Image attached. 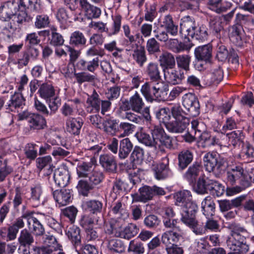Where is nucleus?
<instances>
[{
	"mask_svg": "<svg viewBox=\"0 0 254 254\" xmlns=\"http://www.w3.org/2000/svg\"><path fill=\"white\" fill-rule=\"evenodd\" d=\"M107 249L112 253L122 254L125 252L126 246L124 243L118 239L108 240Z\"/></svg>",
	"mask_w": 254,
	"mask_h": 254,
	"instance_id": "473e14b6",
	"label": "nucleus"
},
{
	"mask_svg": "<svg viewBox=\"0 0 254 254\" xmlns=\"http://www.w3.org/2000/svg\"><path fill=\"white\" fill-rule=\"evenodd\" d=\"M210 76V80L207 82L206 84L208 85H211V84L217 85L223 78V71L220 67H218L212 70Z\"/></svg>",
	"mask_w": 254,
	"mask_h": 254,
	"instance_id": "603ef678",
	"label": "nucleus"
},
{
	"mask_svg": "<svg viewBox=\"0 0 254 254\" xmlns=\"http://www.w3.org/2000/svg\"><path fill=\"white\" fill-rule=\"evenodd\" d=\"M194 56L198 61L210 62L212 56V47L210 44L198 46L195 49Z\"/></svg>",
	"mask_w": 254,
	"mask_h": 254,
	"instance_id": "f3484780",
	"label": "nucleus"
},
{
	"mask_svg": "<svg viewBox=\"0 0 254 254\" xmlns=\"http://www.w3.org/2000/svg\"><path fill=\"white\" fill-rule=\"evenodd\" d=\"M83 124L82 120L80 118H68L66 120V130L71 134L78 135Z\"/></svg>",
	"mask_w": 254,
	"mask_h": 254,
	"instance_id": "393cba45",
	"label": "nucleus"
},
{
	"mask_svg": "<svg viewBox=\"0 0 254 254\" xmlns=\"http://www.w3.org/2000/svg\"><path fill=\"white\" fill-rule=\"evenodd\" d=\"M215 203L213 198L210 196H206L201 202V211L206 218L214 215L215 212Z\"/></svg>",
	"mask_w": 254,
	"mask_h": 254,
	"instance_id": "c756f323",
	"label": "nucleus"
},
{
	"mask_svg": "<svg viewBox=\"0 0 254 254\" xmlns=\"http://www.w3.org/2000/svg\"><path fill=\"white\" fill-rule=\"evenodd\" d=\"M18 117L21 120H27L29 129L31 131L44 129L47 127L46 119L39 114H28L24 112L19 114Z\"/></svg>",
	"mask_w": 254,
	"mask_h": 254,
	"instance_id": "423d86ee",
	"label": "nucleus"
},
{
	"mask_svg": "<svg viewBox=\"0 0 254 254\" xmlns=\"http://www.w3.org/2000/svg\"><path fill=\"white\" fill-rule=\"evenodd\" d=\"M226 137L228 139L229 145H233L235 147L240 145L242 141L243 132L242 130H236L227 133Z\"/></svg>",
	"mask_w": 254,
	"mask_h": 254,
	"instance_id": "49530a36",
	"label": "nucleus"
},
{
	"mask_svg": "<svg viewBox=\"0 0 254 254\" xmlns=\"http://www.w3.org/2000/svg\"><path fill=\"white\" fill-rule=\"evenodd\" d=\"M86 39L83 34L76 31L71 33L70 37L69 44L75 47L83 46L85 45Z\"/></svg>",
	"mask_w": 254,
	"mask_h": 254,
	"instance_id": "a18cd8bd",
	"label": "nucleus"
},
{
	"mask_svg": "<svg viewBox=\"0 0 254 254\" xmlns=\"http://www.w3.org/2000/svg\"><path fill=\"white\" fill-rule=\"evenodd\" d=\"M196 203H189L183 208L181 221L189 227L196 235L205 234V227L203 224H200L196 218L197 210Z\"/></svg>",
	"mask_w": 254,
	"mask_h": 254,
	"instance_id": "7ed1b4c3",
	"label": "nucleus"
},
{
	"mask_svg": "<svg viewBox=\"0 0 254 254\" xmlns=\"http://www.w3.org/2000/svg\"><path fill=\"white\" fill-rule=\"evenodd\" d=\"M146 49L149 55H154L160 52V45L155 38H151L146 42Z\"/></svg>",
	"mask_w": 254,
	"mask_h": 254,
	"instance_id": "4d7b16f0",
	"label": "nucleus"
},
{
	"mask_svg": "<svg viewBox=\"0 0 254 254\" xmlns=\"http://www.w3.org/2000/svg\"><path fill=\"white\" fill-rule=\"evenodd\" d=\"M112 211L115 214H120V219L125 220L128 217V213L123 207L121 201H118L113 204Z\"/></svg>",
	"mask_w": 254,
	"mask_h": 254,
	"instance_id": "338daca9",
	"label": "nucleus"
},
{
	"mask_svg": "<svg viewBox=\"0 0 254 254\" xmlns=\"http://www.w3.org/2000/svg\"><path fill=\"white\" fill-rule=\"evenodd\" d=\"M92 164L91 162H81L78 163L76 172L79 178H87L92 170Z\"/></svg>",
	"mask_w": 254,
	"mask_h": 254,
	"instance_id": "37998d69",
	"label": "nucleus"
},
{
	"mask_svg": "<svg viewBox=\"0 0 254 254\" xmlns=\"http://www.w3.org/2000/svg\"><path fill=\"white\" fill-rule=\"evenodd\" d=\"M150 132L161 144L169 149L173 148L172 138L167 135L162 127L159 126H153L149 127Z\"/></svg>",
	"mask_w": 254,
	"mask_h": 254,
	"instance_id": "1a4fd4ad",
	"label": "nucleus"
},
{
	"mask_svg": "<svg viewBox=\"0 0 254 254\" xmlns=\"http://www.w3.org/2000/svg\"><path fill=\"white\" fill-rule=\"evenodd\" d=\"M131 110L137 113H141L145 104L139 94L136 91L134 95L129 98Z\"/></svg>",
	"mask_w": 254,
	"mask_h": 254,
	"instance_id": "e433bc0d",
	"label": "nucleus"
},
{
	"mask_svg": "<svg viewBox=\"0 0 254 254\" xmlns=\"http://www.w3.org/2000/svg\"><path fill=\"white\" fill-rule=\"evenodd\" d=\"M166 47L175 53H180L184 51H189L193 44L179 42L177 39H169L165 43Z\"/></svg>",
	"mask_w": 254,
	"mask_h": 254,
	"instance_id": "a211bd4d",
	"label": "nucleus"
},
{
	"mask_svg": "<svg viewBox=\"0 0 254 254\" xmlns=\"http://www.w3.org/2000/svg\"><path fill=\"white\" fill-rule=\"evenodd\" d=\"M186 121L175 119L167 123L166 127L171 132L182 133L186 129L188 126V124Z\"/></svg>",
	"mask_w": 254,
	"mask_h": 254,
	"instance_id": "c85d7f7f",
	"label": "nucleus"
},
{
	"mask_svg": "<svg viewBox=\"0 0 254 254\" xmlns=\"http://www.w3.org/2000/svg\"><path fill=\"white\" fill-rule=\"evenodd\" d=\"M99 58L98 57L93 58H87L86 60L80 59L76 64L74 70L76 69L80 70H87L94 72L99 67Z\"/></svg>",
	"mask_w": 254,
	"mask_h": 254,
	"instance_id": "ddd939ff",
	"label": "nucleus"
},
{
	"mask_svg": "<svg viewBox=\"0 0 254 254\" xmlns=\"http://www.w3.org/2000/svg\"><path fill=\"white\" fill-rule=\"evenodd\" d=\"M42 194V189L40 184H35L31 187V199L36 201L37 205L40 204Z\"/></svg>",
	"mask_w": 254,
	"mask_h": 254,
	"instance_id": "0e129e2a",
	"label": "nucleus"
},
{
	"mask_svg": "<svg viewBox=\"0 0 254 254\" xmlns=\"http://www.w3.org/2000/svg\"><path fill=\"white\" fill-rule=\"evenodd\" d=\"M53 195L56 201L62 206L67 205L72 199V191L68 189L55 190Z\"/></svg>",
	"mask_w": 254,
	"mask_h": 254,
	"instance_id": "aec40b11",
	"label": "nucleus"
},
{
	"mask_svg": "<svg viewBox=\"0 0 254 254\" xmlns=\"http://www.w3.org/2000/svg\"><path fill=\"white\" fill-rule=\"evenodd\" d=\"M177 65L178 68L185 71L190 70V65L191 62V57L189 55H178L176 57Z\"/></svg>",
	"mask_w": 254,
	"mask_h": 254,
	"instance_id": "c03bdc74",
	"label": "nucleus"
},
{
	"mask_svg": "<svg viewBox=\"0 0 254 254\" xmlns=\"http://www.w3.org/2000/svg\"><path fill=\"white\" fill-rule=\"evenodd\" d=\"M77 188L79 192L84 196H87L90 190H93L94 187L90 182L81 180L78 181Z\"/></svg>",
	"mask_w": 254,
	"mask_h": 254,
	"instance_id": "774afa93",
	"label": "nucleus"
},
{
	"mask_svg": "<svg viewBox=\"0 0 254 254\" xmlns=\"http://www.w3.org/2000/svg\"><path fill=\"white\" fill-rule=\"evenodd\" d=\"M96 223L99 224V219L94 218V214H86L82 216L80 220V225L83 228L87 229Z\"/></svg>",
	"mask_w": 254,
	"mask_h": 254,
	"instance_id": "bf43d9fd",
	"label": "nucleus"
},
{
	"mask_svg": "<svg viewBox=\"0 0 254 254\" xmlns=\"http://www.w3.org/2000/svg\"><path fill=\"white\" fill-rule=\"evenodd\" d=\"M135 136L139 142L146 146L152 147L155 149L159 148L160 146L159 143H157V140L154 136L152 135L150 136V134L144 131L137 132Z\"/></svg>",
	"mask_w": 254,
	"mask_h": 254,
	"instance_id": "412c9836",
	"label": "nucleus"
},
{
	"mask_svg": "<svg viewBox=\"0 0 254 254\" xmlns=\"http://www.w3.org/2000/svg\"><path fill=\"white\" fill-rule=\"evenodd\" d=\"M88 177H89V182L94 188L102 182L104 179V174L101 171L92 170Z\"/></svg>",
	"mask_w": 254,
	"mask_h": 254,
	"instance_id": "e2e57ef3",
	"label": "nucleus"
},
{
	"mask_svg": "<svg viewBox=\"0 0 254 254\" xmlns=\"http://www.w3.org/2000/svg\"><path fill=\"white\" fill-rule=\"evenodd\" d=\"M138 230L139 229L135 224L130 223L126 227L122 233H120L121 236L119 237L129 240L134 237L138 233Z\"/></svg>",
	"mask_w": 254,
	"mask_h": 254,
	"instance_id": "6e6d98bb",
	"label": "nucleus"
},
{
	"mask_svg": "<svg viewBox=\"0 0 254 254\" xmlns=\"http://www.w3.org/2000/svg\"><path fill=\"white\" fill-rule=\"evenodd\" d=\"M133 148V144L128 138H125L120 142L119 157L125 159L127 157Z\"/></svg>",
	"mask_w": 254,
	"mask_h": 254,
	"instance_id": "72a5a7b5",
	"label": "nucleus"
},
{
	"mask_svg": "<svg viewBox=\"0 0 254 254\" xmlns=\"http://www.w3.org/2000/svg\"><path fill=\"white\" fill-rule=\"evenodd\" d=\"M244 30L241 25L234 24L229 29V38L231 41L236 46H241L243 44L242 38Z\"/></svg>",
	"mask_w": 254,
	"mask_h": 254,
	"instance_id": "4be33fe9",
	"label": "nucleus"
},
{
	"mask_svg": "<svg viewBox=\"0 0 254 254\" xmlns=\"http://www.w3.org/2000/svg\"><path fill=\"white\" fill-rule=\"evenodd\" d=\"M18 241L21 246H30L34 243V239L31 233L24 229L20 231Z\"/></svg>",
	"mask_w": 254,
	"mask_h": 254,
	"instance_id": "79ce46f5",
	"label": "nucleus"
},
{
	"mask_svg": "<svg viewBox=\"0 0 254 254\" xmlns=\"http://www.w3.org/2000/svg\"><path fill=\"white\" fill-rule=\"evenodd\" d=\"M226 175L228 182L232 186L235 185L237 181L247 180L243 165L240 163L228 166Z\"/></svg>",
	"mask_w": 254,
	"mask_h": 254,
	"instance_id": "6e6552de",
	"label": "nucleus"
},
{
	"mask_svg": "<svg viewBox=\"0 0 254 254\" xmlns=\"http://www.w3.org/2000/svg\"><path fill=\"white\" fill-rule=\"evenodd\" d=\"M34 212L27 211L23 212V217L27 221L29 229L32 230L36 235H43L45 229L40 221L33 216Z\"/></svg>",
	"mask_w": 254,
	"mask_h": 254,
	"instance_id": "9b49d317",
	"label": "nucleus"
},
{
	"mask_svg": "<svg viewBox=\"0 0 254 254\" xmlns=\"http://www.w3.org/2000/svg\"><path fill=\"white\" fill-rule=\"evenodd\" d=\"M183 105L192 116H197L199 113L200 105L197 97L194 94L188 93L183 97Z\"/></svg>",
	"mask_w": 254,
	"mask_h": 254,
	"instance_id": "9d476101",
	"label": "nucleus"
},
{
	"mask_svg": "<svg viewBox=\"0 0 254 254\" xmlns=\"http://www.w3.org/2000/svg\"><path fill=\"white\" fill-rule=\"evenodd\" d=\"M184 231H166L163 233L161 237V241L163 244L167 247L174 244L184 239Z\"/></svg>",
	"mask_w": 254,
	"mask_h": 254,
	"instance_id": "6ab92c4d",
	"label": "nucleus"
},
{
	"mask_svg": "<svg viewBox=\"0 0 254 254\" xmlns=\"http://www.w3.org/2000/svg\"><path fill=\"white\" fill-rule=\"evenodd\" d=\"M54 179L55 183L60 187L66 186L70 179L68 170L65 168H59L55 171Z\"/></svg>",
	"mask_w": 254,
	"mask_h": 254,
	"instance_id": "5701e85b",
	"label": "nucleus"
},
{
	"mask_svg": "<svg viewBox=\"0 0 254 254\" xmlns=\"http://www.w3.org/2000/svg\"><path fill=\"white\" fill-rule=\"evenodd\" d=\"M208 184V191L212 195L221 196L224 192V187L217 181L210 180Z\"/></svg>",
	"mask_w": 254,
	"mask_h": 254,
	"instance_id": "5fc2aeb1",
	"label": "nucleus"
},
{
	"mask_svg": "<svg viewBox=\"0 0 254 254\" xmlns=\"http://www.w3.org/2000/svg\"><path fill=\"white\" fill-rule=\"evenodd\" d=\"M193 158L192 152L189 150H183L178 155V167L181 170L185 169L192 162Z\"/></svg>",
	"mask_w": 254,
	"mask_h": 254,
	"instance_id": "bb28decb",
	"label": "nucleus"
},
{
	"mask_svg": "<svg viewBox=\"0 0 254 254\" xmlns=\"http://www.w3.org/2000/svg\"><path fill=\"white\" fill-rule=\"evenodd\" d=\"M123 226V221L121 219H111L108 222L106 223L104 230L106 234L113 235L116 237H119L120 235V230Z\"/></svg>",
	"mask_w": 254,
	"mask_h": 254,
	"instance_id": "b1692460",
	"label": "nucleus"
},
{
	"mask_svg": "<svg viewBox=\"0 0 254 254\" xmlns=\"http://www.w3.org/2000/svg\"><path fill=\"white\" fill-rule=\"evenodd\" d=\"M164 78L166 81L173 85L181 84L185 79L184 71L179 68H167L164 69Z\"/></svg>",
	"mask_w": 254,
	"mask_h": 254,
	"instance_id": "f8f14e48",
	"label": "nucleus"
},
{
	"mask_svg": "<svg viewBox=\"0 0 254 254\" xmlns=\"http://www.w3.org/2000/svg\"><path fill=\"white\" fill-rule=\"evenodd\" d=\"M209 26L217 37L220 38V32L223 30L222 21L219 16L210 17Z\"/></svg>",
	"mask_w": 254,
	"mask_h": 254,
	"instance_id": "ea45409f",
	"label": "nucleus"
},
{
	"mask_svg": "<svg viewBox=\"0 0 254 254\" xmlns=\"http://www.w3.org/2000/svg\"><path fill=\"white\" fill-rule=\"evenodd\" d=\"M38 93L42 98L48 101L55 96V90L51 84L43 83L39 86Z\"/></svg>",
	"mask_w": 254,
	"mask_h": 254,
	"instance_id": "f704fd0d",
	"label": "nucleus"
},
{
	"mask_svg": "<svg viewBox=\"0 0 254 254\" xmlns=\"http://www.w3.org/2000/svg\"><path fill=\"white\" fill-rule=\"evenodd\" d=\"M139 194L135 193L132 194L133 201L135 202H146L151 200L154 195H163L165 194L164 190L156 186L149 187L144 186L139 189Z\"/></svg>",
	"mask_w": 254,
	"mask_h": 254,
	"instance_id": "0eeeda50",
	"label": "nucleus"
},
{
	"mask_svg": "<svg viewBox=\"0 0 254 254\" xmlns=\"http://www.w3.org/2000/svg\"><path fill=\"white\" fill-rule=\"evenodd\" d=\"M133 59L140 66H143L147 61L145 51L144 47L139 46L132 54Z\"/></svg>",
	"mask_w": 254,
	"mask_h": 254,
	"instance_id": "09e8293b",
	"label": "nucleus"
},
{
	"mask_svg": "<svg viewBox=\"0 0 254 254\" xmlns=\"http://www.w3.org/2000/svg\"><path fill=\"white\" fill-rule=\"evenodd\" d=\"M175 198L176 200V204L180 205L181 208V215L182 217V212L183 208L186 206V205L189 203H195L190 200L191 194L190 192L188 190H183L178 192L175 195Z\"/></svg>",
	"mask_w": 254,
	"mask_h": 254,
	"instance_id": "7c9ffc66",
	"label": "nucleus"
},
{
	"mask_svg": "<svg viewBox=\"0 0 254 254\" xmlns=\"http://www.w3.org/2000/svg\"><path fill=\"white\" fill-rule=\"evenodd\" d=\"M197 138L204 147H209L219 143V140L215 136H212L208 132L203 131L197 133Z\"/></svg>",
	"mask_w": 254,
	"mask_h": 254,
	"instance_id": "2f4dec72",
	"label": "nucleus"
},
{
	"mask_svg": "<svg viewBox=\"0 0 254 254\" xmlns=\"http://www.w3.org/2000/svg\"><path fill=\"white\" fill-rule=\"evenodd\" d=\"M235 24L245 26H251L254 25V19L252 16L242 13H238L235 17Z\"/></svg>",
	"mask_w": 254,
	"mask_h": 254,
	"instance_id": "8fccbe9b",
	"label": "nucleus"
},
{
	"mask_svg": "<svg viewBox=\"0 0 254 254\" xmlns=\"http://www.w3.org/2000/svg\"><path fill=\"white\" fill-rule=\"evenodd\" d=\"M146 72L151 81L161 82L159 66L157 63H150L146 67Z\"/></svg>",
	"mask_w": 254,
	"mask_h": 254,
	"instance_id": "4c0bfd02",
	"label": "nucleus"
},
{
	"mask_svg": "<svg viewBox=\"0 0 254 254\" xmlns=\"http://www.w3.org/2000/svg\"><path fill=\"white\" fill-rule=\"evenodd\" d=\"M128 251L134 254H143L145 252V248L141 242L133 240L129 242Z\"/></svg>",
	"mask_w": 254,
	"mask_h": 254,
	"instance_id": "052dcab7",
	"label": "nucleus"
},
{
	"mask_svg": "<svg viewBox=\"0 0 254 254\" xmlns=\"http://www.w3.org/2000/svg\"><path fill=\"white\" fill-rule=\"evenodd\" d=\"M160 26L164 28L172 36H176L178 34V26L176 25L170 15H167L160 18Z\"/></svg>",
	"mask_w": 254,
	"mask_h": 254,
	"instance_id": "cd10ccee",
	"label": "nucleus"
},
{
	"mask_svg": "<svg viewBox=\"0 0 254 254\" xmlns=\"http://www.w3.org/2000/svg\"><path fill=\"white\" fill-rule=\"evenodd\" d=\"M175 60L173 54L168 52H163L159 57L160 65L164 67V69L174 67L176 64Z\"/></svg>",
	"mask_w": 254,
	"mask_h": 254,
	"instance_id": "58836bf2",
	"label": "nucleus"
},
{
	"mask_svg": "<svg viewBox=\"0 0 254 254\" xmlns=\"http://www.w3.org/2000/svg\"><path fill=\"white\" fill-rule=\"evenodd\" d=\"M168 88L163 82L147 81L141 87L140 92L146 100L152 102L155 100H164Z\"/></svg>",
	"mask_w": 254,
	"mask_h": 254,
	"instance_id": "20e7f679",
	"label": "nucleus"
},
{
	"mask_svg": "<svg viewBox=\"0 0 254 254\" xmlns=\"http://www.w3.org/2000/svg\"><path fill=\"white\" fill-rule=\"evenodd\" d=\"M74 75L76 82L79 84L84 82H92L96 79L95 75L85 71L76 73L75 70Z\"/></svg>",
	"mask_w": 254,
	"mask_h": 254,
	"instance_id": "864d4df0",
	"label": "nucleus"
},
{
	"mask_svg": "<svg viewBox=\"0 0 254 254\" xmlns=\"http://www.w3.org/2000/svg\"><path fill=\"white\" fill-rule=\"evenodd\" d=\"M25 105V99L21 92H15V93L11 96L10 100L9 101L8 107L9 108L17 109L23 108Z\"/></svg>",
	"mask_w": 254,
	"mask_h": 254,
	"instance_id": "a19ab883",
	"label": "nucleus"
},
{
	"mask_svg": "<svg viewBox=\"0 0 254 254\" xmlns=\"http://www.w3.org/2000/svg\"><path fill=\"white\" fill-rule=\"evenodd\" d=\"M102 125L104 130L108 134H114L118 126V122L117 120L111 118H107L104 120Z\"/></svg>",
	"mask_w": 254,
	"mask_h": 254,
	"instance_id": "3c124183",
	"label": "nucleus"
},
{
	"mask_svg": "<svg viewBox=\"0 0 254 254\" xmlns=\"http://www.w3.org/2000/svg\"><path fill=\"white\" fill-rule=\"evenodd\" d=\"M168 165L169 158L167 157L163 158L161 162L154 169L155 176L157 179H163L168 176L169 173Z\"/></svg>",
	"mask_w": 254,
	"mask_h": 254,
	"instance_id": "a878e982",
	"label": "nucleus"
},
{
	"mask_svg": "<svg viewBox=\"0 0 254 254\" xmlns=\"http://www.w3.org/2000/svg\"><path fill=\"white\" fill-rule=\"evenodd\" d=\"M203 167L200 163L194 162L188 168L184 175V178L190 184L196 182L197 178L202 173Z\"/></svg>",
	"mask_w": 254,
	"mask_h": 254,
	"instance_id": "2eb2a0df",
	"label": "nucleus"
},
{
	"mask_svg": "<svg viewBox=\"0 0 254 254\" xmlns=\"http://www.w3.org/2000/svg\"><path fill=\"white\" fill-rule=\"evenodd\" d=\"M241 186H236L227 189L226 193L228 195H233L237 193L240 192L246 188H248L251 185V182L248 180H242L240 182Z\"/></svg>",
	"mask_w": 254,
	"mask_h": 254,
	"instance_id": "13d9d810",
	"label": "nucleus"
},
{
	"mask_svg": "<svg viewBox=\"0 0 254 254\" xmlns=\"http://www.w3.org/2000/svg\"><path fill=\"white\" fill-rule=\"evenodd\" d=\"M203 161L206 170L209 172H213L216 176L223 174L227 166L226 159L220 157L216 153H206L203 157Z\"/></svg>",
	"mask_w": 254,
	"mask_h": 254,
	"instance_id": "39448f33",
	"label": "nucleus"
},
{
	"mask_svg": "<svg viewBox=\"0 0 254 254\" xmlns=\"http://www.w3.org/2000/svg\"><path fill=\"white\" fill-rule=\"evenodd\" d=\"M180 34L183 38L188 39L190 37L202 42L208 37L207 28L206 26H196L193 19L188 16L182 19L180 23Z\"/></svg>",
	"mask_w": 254,
	"mask_h": 254,
	"instance_id": "f03ea898",
	"label": "nucleus"
},
{
	"mask_svg": "<svg viewBox=\"0 0 254 254\" xmlns=\"http://www.w3.org/2000/svg\"><path fill=\"white\" fill-rule=\"evenodd\" d=\"M18 2L8 1L0 7V19L3 21L12 19L18 10Z\"/></svg>",
	"mask_w": 254,
	"mask_h": 254,
	"instance_id": "4468645a",
	"label": "nucleus"
},
{
	"mask_svg": "<svg viewBox=\"0 0 254 254\" xmlns=\"http://www.w3.org/2000/svg\"><path fill=\"white\" fill-rule=\"evenodd\" d=\"M86 209L91 213H92L93 214H94L101 212L102 209L103 204L99 200H91L86 202Z\"/></svg>",
	"mask_w": 254,
	"mask_h": 254,
	"instance_id": "69168bd1",
	"label": "nucleus"
},
{
	"mask_svg": "<svg viewBox=\"0 0 254 254\" xmlns=\"http://www.w3.org/2000/svg\"><path fill=\"white\" fill-rule=\"evenodd\" d=\"M80 230L79 228L72 226L68 228L66 235L71 241L75 248L80 246L81 243Z\"/></svg>",
	"mask_w": 254,
	"mask_h": 254,
	"instance_id": "c9c22d12",
	"label": "nucleus"
},
{
	"mask_svg": "<svg viewBox=\"0 0 254 254\" xmlns=\"http://www.w3.org/2000/svg\"><path fill=\"white\" fill-rule=\"evenodd\" d=\"M99 162L104 169L109 173H115L117 170L116 157L111 154L105 153L101 155Z\"/></svg>",
	"mask_w": 254,
	"mask_h": 254,
	"instance_id": "dca6fc26",
	"label": "nucleus"
},
{
	"mask_svg": "<svg viewBox=\"0 0 254 254\" xmlns=\"http://www.w3.org/2000/svg\"><path fill=\"white\" fill-rule=\"evenodd\" d=\"M211 180H205L203 178H199L195 184L193 185V190L197 193L204 194L208 191V184H210Z\"/></svg>",
	"mask_w": 254,
	"mask_h": 254,
	"instance_id": "de8ad7c7",
	"label": "nucleus"
},
{
	"mask_svg": "<svg viewBox=\"0 0 254 254\" xmlns=\"http://www.w3.org/2000/svg\"><path fill=\"white\" fill-rule=\"evenodd\" d=\"M55 27L51 28V36L50 38V43L54 46H60L64 44V39L61 34L56 32Z\"/></svg>",
	"mask_w": 254,
	"mask_h": 254,
	"instance_id": "680f3d73",
	"label": "nucleus"
},
{
	"mask_svg": "<svg viewBox=\"0 0 254 254\" xmlns=\"http://www.w3.org/2000/svg\"><path fill=\"white\" fill-rule=\"evenodd\" d=\"M231 234L226 241L227 247L231 251H241L247 253L249 246L247 243L246 235L248 232L246 229L235 223H232L229 226Z\"/></svg>",
	"mask_w": 254,
	"mask_h": 254,
	"instance_id": "f257e3e1",
	"label": "nucleus"
}]
</instances>
